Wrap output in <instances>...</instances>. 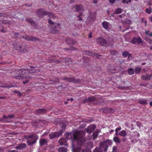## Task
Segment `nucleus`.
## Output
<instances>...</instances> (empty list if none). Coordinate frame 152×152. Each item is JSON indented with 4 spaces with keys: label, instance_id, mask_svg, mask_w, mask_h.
I'll list each match as a JSON object with an SVG mask.
<instances>
[{
    "label": "nucleus",
    "instance_id": "cd10ccee",
    "mask_svg": "<svg viewBox=\"0 0 152 152\" xmlns=\"http://www.w3.org/2000/svg\"><path fill=\"white\" fill-rule=\"evenodd\" d=\"M61 79L63 80H66L68 82H72V78H69L66 77H63L61 78Z\"/></svg>",
    "mask_w": 152,
    "mask_h": 152
},
{
    "label": "nucleus",
    "instance_id": "ddd939ff",
    "mask_svg": "<svg viewBox=\"0 0 152 152\" xmlns=\"http://www.w3.org/2000/svg\"><path fill=\"white\" fill-rule=\"evenodd\" d=\"M47 110L45 108H39L36 110L35 114L37 115L41 114H42L46 113Z\"/></svg>",
    "mask_w": 152,
    "mask_h": 152
},
{
    "label": "nucleus",
    "instance_id": "f8f14e48",
    "mask_svg": "<svg viewBox=\"0 0 152 152\" xmlns=\"http://www.w3.org/2000/svg\"><path fill=\"white\" fill-rule=\"evenodd\" d=\"M29 69H20L15 70V72L18 75H23L27 73Z\"/></svg>",
    "mask_w": 152,
    "mask_h": 152
},
{
    "label": "nucleus",
    "instance_id": "c03bdc74",
    "mask_svg": "<svg viewBox=\"0 0 152 152\" xmlns=\"http://www.w3.org/2000/svg\"><path fill=\"white\" fill-rule=\"evenodd\" d=\"M93 56V57H96V58L99 59L101 58L103 56L102 55H99L96 53H94V54Z\"/></svg>",
    "mask_w": 152,
    "mask_h": 152
},
{
    "label": "nucleus",
    "instance_id": "2f4dec72",
    "mask_svg": "<svg viewBox=\"0 0 152 152\" xmlns=\"http://www.w3.org/2000/svg\"><path fill=\"white\" fill-rule=\"evenodd\" d=\"M103 102V100L102 98H99L98 99H96V102L94 103L95 104L99 103L100 104H101Z\"/></svg>",
    "mask_w": 152,
    "mask_h": 152
},
{
    "label": "nucleus",
    "instance_id": "0e129e2a",
    "mask_svg": "<svg viewBox=\"0 0 152 152\" xmlns=\"http://www.w3.org/2000/svg\"><path fill=\"white\" fill-rule=\"evenodd\" d=\"M136 124L137 126L139 127H140L141 126V123L139 121H137L136 122Z\"/></svg>",
    "mask_w": 152,
    "mask_h": 152
},
{
    "label": "nucleus",
    "instance_id": "a19ab883",
    "mask_svg": "<svg viewBox=\"0 0 152 152\" xmlns=\"http://www.w3.org/2000/svg\"><path fill=\"white\" fill-rule=\"evenodd\" d=\"M60 125L61 126L62 129L60 130V131H63V133L66 127V125L65 124H60Z\"/></svg>",
    "mask_w": 152,
    "mask_h": 152
},
{
    "label": "nucleus",
    "instance_id": "4be33fe9",
    "mask_svg": "<svg viewBox=\"0 0 152 152\" xmlns=\"http://www.w3.org/2000/svg\"><path fill=\"white\" fill-rule=\"evenodd\" d=\"M58 142L61 145H64L66 146H67V144H65V143L66 142V140L62 138L60 139L59 140Z\"/></svg>",
    "mask_w": 152,
    "mask_h": 152
},
{
    "label": "nucleus",
    "instance_id": "2eb2a0df",
    "mask_svg": "<svg viewBox=\"0 0 152 152\" xmlns=\"http://www.w3.org/2000/svg\"><path fill=\"white\" fill-rule=\"evenodd\" d=\"M76 11L79 12H84V8L83 5H77L75 6Z\"/></svg>",
    "mask_w": 152,
    "mask_h": 152
},
{
    "label": "nucleus",
    "instance_id": "39448f33",
    "mask_svg": "<svg viewBox=\"0 0 152 152\" xmlns=\"http://www.w3.org/2000/svg\"><path fill=\"white\" fill-rule=\"evenodd\" d=\"M112 140H107L105 141L101 144L100 145L102 146V148H104V150L105 152H106L107 151V149L108 145H110L112 144Z\"/></svg>",
    "mask_w": 152,
    "mask_h": 152
},
{
    "label": "nucleus",
    "instance_id": "72a5a7b5",
    "mask_svg": "<svg viewBox=\"0 0 152 152\" xmlns=\"http://www.w3.org/2000/svg\"><path fill=\"white\" fill-rule=\"evenodd\" d=\"M60 82L58 78L54 79L52 80V82L51 83L52 84L54 85L57 83H58Z\"/></svg>",
    "mask_w": 152,
    "mask_h": 152
},
{
    "label": "nucleus",
    "instance_id": "f704fd0d",
    "mask_svg": "<svg viewBox=\"0 0 152 152\" xmlns=\"http://www.w3.org/2000/svg\"><path fill=\"white\" fill-rule=\"evenodd\" d=\"M113 140L116 143H119L120 142V140L118 137H114Z\"/></svg>",
    "mask_w": 152,
    "mask_h": 152
},
{
    "label": "nucleus",
    "instance_id": "4c0bfd02",
    "mask_svg": "<svg viewBox=\"0 0 152 152\" xmlns=\"http://www.w3.org/2000/svg\"><path fill=\"white\" fill-rule=\"evenodd\" d=\"M60 60H64L63 61V63L66 62H68L69 61V60H70V59L68 58L65 57V58H60Z\"/></svg>",
    "mask_w": 152,
    "mask_h": 152
},
{
    "label": "nucleus",
    "instance_id": "5fc2aeb1",
    "mask_svg": "<svg viewBox=\"0 0 152 152\" xmlns=\"http://www.w3.org/2000/svg\"><path fill=\"white\" fill-rule=\"evenodd\" d=\"M92 136L95 139L98 136V134L97 132H94L93 133Z\"/></svg>",
    "mask_w": 152,
    "mask_h": 152
},
{
    "label": "nucleus",
    "instance_id": "e2e57ef3",
    "mask_svg": "<svg viewBox=\"0 0 152 152\" xmlns=\"http://www.w3.org/2000/svg\"><path fill=\"white\" fill-rule=\"evenodd\" d=\"M117 148L115 146H114L113 148V151L112 152H117Z\"/></svg>",
    "mask_w": 152,
    "mask_h": 152
},
{
    "label": "nucleus",
    "instance_id": "052dcab7",
    "mask_svg": "<svg viewBox=\"0 0 152 152\" xmlns=\"http://www.w3.org/2000/svg\"><path fill=\"white\" fill-rule=\"evenodd\" d=\"M13 77L16 79H20L21 77V76L20 75L15 76Z\"/></svg>",
    "mask_w": 152,
    "mask_h": 152
},
{
    "label": "nucleus",
    "instance_id": "6e6d98bb",
    "mask_svg": "<svg viewBox=\"0 0 152 152\" xmlns=\"http://www.w3.org/2000/svg\"><path fill=\"white\" fill-rule=\"evenodd\" d=\"M28 73L29 74H31L32 73H35V72H36V71H37V70H36V69H31V70H30V69H29V70H28ZM39 70H38L37 71H39Z\"/></svg>",
    "mask_w": 152,
    "mask_h": 152
},
{
    "label": "nucleus",
    "instance_id": "3c124183",
    "mask_svg": "<svg viewBox=\"0 0 152 152\" xmlns=\"http://www.w3.org/2000/svg\"><path fill=\"white\" fill-rule=\"evenodd\" d=\"M31 77L30 76H29L28 75H27V76H21V77L20 79L23 80V79H26V78H27V79H30Z\"/></svg>",
    "mask_w": 152,
    "mask_h": 152
},
{
    "label": "nucleus",
    "instance_id": "f3484780",
    "mask_svg": "<svg viewBox=\"0 0 152 152\" xmlns=\"http://www.w3.org/2000/svg\"><path fill=\"white\" fill-rule=\"evenodd\" d=\"M96 126L94 125L91 124L88 127L87 129V132L90 133L93 132Z\"/></svg>",
    "mask_w": 152,
    "mask_h": 152
},
{
    "label": "nucleus",
    "instance_id": "473e14b6",
    "mask_svg": "<svg viewBox=\"0 0 152 152\" xmlns=\"http://www.w3.org/2000/svg\"><path fill=\"white\" fill-rule=\"evenodd\" d=\"M127 134V133L126 131L124 130L121 131L119 133V135L123 137H125L126 136Z\"/></svg>",
    "mask_w": 152,
    "mask_h": 152
},
{
    "label": "nucleus",
    "instance_id": "58836bf2",
    "mask_svg": "<svg viewBox=\"0 0 152 152\" xmlns=\"http://www.w3.org/2000/svg\"><path fill=\"white\" fill-rule=\"evenodd\" d=\"M81 151V149L80 147L73 148L72 151L73 152H80Z\"/></svg>",
    "mask_w": 152,
    "mask_h": 152
},
{
    "label": "nucleus",
    "instance_id": "8fccbe9b",
    "mask_svg": "<svg viewBox=\"0 0 152 152\" xmlns=\"http://www.w3.org/2000/svg\"><path fill=\"white\" fill-rule=\"evenodd\" d=\"M108 113H113L114 111V109L110 107H108Z\"/></svg>",
    "mask_w": 152,
    "mask_h": 152
},
{
    "label": "nucleus",
    "instance_id": "9b49d317",
    "mask_svg": "<svg viewBox=\"0 0 152 152\" xmlns=\"http://www.w3.org/2000/svg\"><path fill=\"white\" fill-rule=\"evenodd\" d=\"M49 61L50 63H54L57 62V64L59 63L62 61H57L55 58V57L53 56H50L48 57Z\"/></svg>",
    "mask_w": 152,
    "mask_h": 152
},
{
    "label": "nucleus",
    "instance_id": "6ab92c4d",
    "mask_svg": "<svg viewBox=\"0 0 152 152\" xmlns=\"http://www.w3.org/2000/svg\"><path fill=\"white\" fill-rule=\"evenodd\" d=\"M40 41L39 39L36 38L34 36H29L28 41H34L35 42L38 41L39 42Z\"/></svg>",
    "mask_w": 152,
    "mask_h": 152
},
{
    "label": "nucleus",
    "instance_id": "a878e982",
    "mask_svg": "<svg viewBox=\"0 0 152 152\" xmlns=\"http://www.w3.org/2000/svg\"><path fill=\"white\" fill-rule=\"evenodd\" d=\"M39 143L40 145L42 146L43 145L46 144L47 143V142L45 139L42 138L40 140Z\"/></svg>",
    "mask_w": 152,
    "mask_h": 152
},
{
    "label": "nucleus",
    "instance_id": "0eeeda50",
    "mask_svg": "<svg viewBox=\"0 0 152 152\" xmlns=\"http://www.w3.org/2000/svg\"><path fill=\"white\" fill-rule=\"evenodd\" d=\"M92 148V143L91 142H88L86 143L85 148L82 150V152H91V149Z\"/></svg>",
    "mask_w": 152,
    "mask_h": 152
},
{
    "label": "nucleus",
    "instance_id": "69168bd1",
    "mask_svg": "<svg viewBox=\"0 0 152 152\" xmlns=\"http://www.w3.org/2000/svg\"><path fill=\"white\" fill-rule=\"evenodd\" d=\"M29 81V80L28 79H26L25 80H23V83L24 84H25L27 83H28Z\"/></svg>",
    "mask_w": 152,
    "mask_h": 152
},
{
    "label": "nucleus",
    "instance_id": "603ef678",
    "mask_svg": "<svg viewBox=\"0 0 152 152\" xmlns=\"http://www.w3.org/2000/svg\"><path fill=\"white\" fill-rule=\"evenodd\" d=\"M122 12V9L121 8H118L115 11V13L116 14H119Z\"/></svg>",
    "mask_w": 152,
    "mask_h": 152
},
{
    "label": "nucleus",
    "instance_id": "bb28decb",
    "mask_svg": "<svg viewBox=\"0 0 152 152\" xmlns=\"http://www.w3.org/2000/svg\"><path fill=\"white\" fill-rule=\"evenodd\" d=\"M103 27L105 29H107L109 27V23L107 22H104L102 23Z\"/></svg>",
    "mask_w": 152,
    "mask_h": 152
},
{
    "label": "nucleus",
    "instance_id": "c85d7f7f",
    "mask_svg": "<svg viewBox=\"0 0 152 152\" xmlns=\"http://www.w3.org/2000/svg\"><path fill=\"white\" fill-rule=\"evenodd\" d=\"M108 107H104L100 109L99 111L102 113H108Z\"/></svg>",
    "mask_w": 152,
    "mask_h": 152
},
{
    "label": "nucleus",
    "instance_id": "c9c22d12",
    "mask_svg": "<svg viewBox=\"0 0 152 152\" xmlns=\"http://www.w3.org/2000/svg\"><path fill=\"white\" fill-rule=\"evenodd\" d=\"M94 18H93L91 16L88 17L87 18L86 21L88 23H92L93 21V19Z\"/></svg>",
    "mask_w": 152,
    "mask_h": 152
},
{
    "label": "nucleus",
    "instance_id": "774afa93",
    "mask_svg": "<svg viewBox=\"0 0 152 152\" xmlns=\"http://www.w3.org/2000/svg\"><path fill=\"white\" fill-rule=\"evenodd\" d=\"M39 121V122H41L42 123L45 124L46 122V121L44 120H39L38 121Z\"/></svg>",
    "mask_w": 152,
    "mask_h": 152
},
{
    "label": "nucleus",
    "instance_id": "b1692460",
    "mask_svg": "<svg viewBox=\"0 0 152 152\" xmlns=\"http://www.w3.org/2000/svg\"><path fill=\"white\" fill-rule=\"evenodd\" d=\"M23 46L21 45H14V48H15V49L18 50H19L21 49L22 48V49L23 50H24L25 49V47H23Z\"/></svg>",
    "mask_w": 152,
    "mask_h": 152
},
{
    "label": "nucleus",
    "instance_id": "7c9ffc66",
    "mask_svg": "<svg viewBox=\"0 0 152 152\" xmlns=\"http://www.w3.org/2000/svg\"><path fill=\"white\" fill-rule=\"evenodd\" d=\"M47 13H46V15H48L50 18H52L53 19L55 18V17L53 14L50 12L48 11H47Z\"/></svg>",
    "mask_w": 152,
    "mask_h": 152
},
{
    "label": "nucleus",
    "instance_id": "4d7b16f0",
    "mask_svg": "<svg viewBox=\"0 0 152 152\" xmlns=\"http://www.w3.org/2000/svg\"><path fill=\"white\" fill-rule=\"evenodd\" d=\"M83 58V62L84 63H87L89 61V59L87 57H84Z\"/></svg>",
    "mask_w": 152,
    "mask_h": 152
},
{
    "label": "nucleus",
    "instance_id": "a211bd4d",
    "mask_svg": "<svg viewBox=\"0 0 152 152\" xmlns=\"http://www.w3.org/2000/svg\"><path fill=\"white\" fill-rule=\"evenodd\" d=\"M26 146V145L24 143H20L15 147V148L18 150H22L24 149Z\"/></svg>",
    "mask_w": 152,
    "mask_h": 152
},
{
    "label": "nucleus",
    "instance_id": "f257e3e1",
    "mask_svg": "<svg viewBox=\"0 0 152 152\" xmlns=\"http://www.w3.org/2000/svg\"><path fill=\"white\" fill-rule=\"evenodd\" d=\"M85 132L83 131H77L75 133H69L65 135L66 138L68 140L73 138L77 141L78 145H82L85 142L84 138Z\"/></svg>",
    "mask_w": 152,
    "mask_h": 152
},
{
    "label": "nucleus",
    "instance_id": "5701e85b",
    "mask_svg": "<svg viewBox=\"0 0 152 152\" xmlns=\"http://www.w3.org/2000/svg\"><path fill=\"white\" fill-rule=\"evenodd\" d=\"M72 82L76 84L79 83L81 82V80L79 79L75 78L72 77Z\"/></svg>",
    "mask_w": 152,
    "mask_h": 152
},
{
    "label": "nucleus",
    "instance_id": "aec40b11",
    "mask_svg": "<svg viewBox=\"0 0 152 152\" xmlns=\"http://www.w3.org/2000/svg\"><path fill=\"white\" fill-rule=\"evenodd\" d=\"M15 86H12V84H10L9 85L7 83H6L4 84L3 85H0V87L4 88H10L11 87H14Z\"/></svg>",
    "mask_w": 152,
    "mask_h": 152
},
{
    "label": "nucleus",
    "instance_id": "393cba45",
    "mask_svg": "<svg viewBox=\"0 0 152 152\" xmlns=\"http://www.w3.org/2000/svg\"><path fill=\"white\" fill-rule=\"evenodd\" d=\"M59 152H66L67 151V149L65 147H61L58 149Z\"/></svg>",
    "mask_w": 152,
    "mask_h": 152
},
{
    "label": "nucleus",
    "instance_id": "de8ad7c7",
    "mask_svg": "<svg viewBox=\"0 0 152 152\" xmlns=\"http://www.w3.org/2000/svg\"><path fill=\"white\" fill-rule=\"evenodd\" d=\"M14 117V115H10L7 116V121H10L11 119L13 118Z\"/></svg>",
    "mask_w": 152,
    "mask_h": 152
},
{
    "label": "nucleus",
    "instance_id": "1a4fd4ad",
    "mask_svg": "<svg viewBox=\"0 0 152 152\" xmlns=\"http://www.w3.org/2000/svg\"><path fill=\"white\" fill-rule=\"evenodd\" d=\"M25 20L27 22H29L35 29L37 28L38 27L37 24L34 21L32 20V18H26Z\"/></svg>",
    "mask_w": 152,
    "mask_h": 152
},
{
    "label": "nucleus",
    "instance_id": "dca6fc26",
    "mask_svg": "<svg viewBox=\"0 0 152 152\" xmlns=\"http://www.w3.org/2000/svg\"><path fill=\"white\" fill-rule=\"evenodd\" d=\"M141 79L143 80H150L152 78L151 74H146V75H143L141 76Z\"/></svg>",
    "mask_w": 152,
    "mask_h": 152
},
{
    "label": "nucleus",
    "instance_id": "49530a36",
    "mask_svg": "<svg viewBox=\"0 0 152 152\" xmlns=\"http://www.w3.org/2000/svg\"><path fill=\"white\" fill-rule=\"evenodd\" d=\"M145 12L148 14H150L152 12V8L150 7L149 8H146L145 10Z\"/></svg>",
    "mask_w": 152,
    "mask_h": 152
},
{
    "label": "nucleus",
    "instance_id": "bf43d9fd",
    "mask_svg": "<svg viewBox=\"0 0 152 152\" xmlns=\"http://www.w3.org/2000/svg\"><path fill=\"white\" fill-rule=\"evenodd\" d=\"M145 41L148 43L150 44H151L152 43V40L149 38H146L145 39Z\"/></svg>",
    "mask_w": 152,
    "mask_h": 152
},
{
    "label": "nucleus",
    "instance_id": "7ed1b4c3",
    "mask_svg": "<svg viewBox=\"0 0 152 152\" xmlns=\"http://www.w3.org/2000/svg\"><path fill=\"white\" fill-rule=\"evenodd\" d=\"M48 23L50 24V29L53 34H56V32L58 31L60 29V23L54 22L50 18L48 19Z\"/></svg>",
    "mask_w": 152,
    "mask_h": 152
},
{
    "label": "nucleus",
    "instance_id": "20e7f679",
    "mask_svg": "<svg viewBox=\"0 0 152 152\" xmlns=\"http://www.w3.org/2000/svg\"><path fill=\"white\" fill-rule=\"evenodd\" d=\"M28 137L29 138L27 139V144L28 145L31 146L36 143L38 138V136L36 134H34L29 135Z\"/></svg>",
    "mask_w": 152,
    "mask_h": 152
},
{
    "label": "nucleus",
    "instance_id": "09e8293b",
    "mask_svg": "<svg viewBox=\"0 0 152 152\" xmlns=\"http://www.w3.org/2000/svg\"><path fill=\"white\" fill-rule=\"evenodd\" d=\"M129 53L128 51H125L123 52L122 53V55L125 58H126L127 57Z\"/></svg>",
    "mask_w": 152,
    "mask_h": 152
},
{
    "label": "nucleus",
    "instance_id": "a18cd8bd",
    "mask_svg": "<svg viewBox=\"0 0 152 152\" xmlns=\"http://www.w3.org/2000/svg\"><path fill=\"white\" fill-rule=\"evenodd\" d=\"M110 53L112 55L114 56H116L118 54V52L113 50L110 51Z\"/></svg>",
    "mask_w": 152,
    "mask_h": 152
},
{
    "label": "nucleus",
    "instance_id": "412c9836",
    "mask_svg": "<svg viewBox=\"0 0 152 152\" xmlns=\"http://www.w3.org/2000/svg\"><path fill=\"white\" fill-rule=\"evenodd\" d=\"M102 146L100 145V147H96L93 151V152H102L103 151L104 148H102Z\"/></svg>",
    "mask_w": 152,
    "mask_h": 152
},
{
    "label": "nucleus",
    "instance_id": "ea45409f",
    "mask_svg": "<svg viewBox=\"0 0 152 152\" xmlns=\"http://www.w3.org/2000/svg\"><path fill=\"white\" fill-rule=\"evenodd\" d=\"M141 70V69L139 67H136L134 68V71L136 73H138Z\"/></svg>",
    "mask_w": 152,
    "mask_h": 152
},
{
    "label": "nucleus",
    "instance_id": "4468645a",
    "mask_svg": "<svg viewBox=\"0 0 152 152\" xmlns=\"http://www.w3.org/2000/svg\"><path fill=\"white\" fill-rule=\"evenodd\" d=\"M66 41L67 44L70 45H73L76 42L74 39L70 38H66Z\"/></svg>",
    "mask_w": 152,
    "mask_h": 152
},
{
    "label": "nucleus",
    "instance_id": "37998d69",
    "mask_svg": "<svg viewBox=\"0 0 152 152\" xmlns=\"http://www.w3.org/2000/svg\"><path fill=\"white\" fill-rule=\"evenodd\" d=\"M84 53L87 55L90 56H93V55L94 54V53H92L91 52H90L88 51H85L84 52Z\"/></svg>",
    "mask_w": 152,
    "mask_h": 152
},
{
    "label": "nucleus",
    "instance_id": "9d476101",
    "mask_svg": "<svg viewBox=\"0 0 152 152\" xmlns=\"http://www.w3.org/2000/svg\"><path fill=\"white\" fill-rule=\"evenodd\" d=\"M142 42L141 38L139 37H134L132 40L131 43L133 44H135L136 42L140 44Z\"/></svg>",
    "mask_w": 152,
    "mask_h": 152
},
{
    "label": "nucleus",
    "instance_id": "f03ea898",
    "mask_svg": "<svg viewBox=\"0 0 152 152\" xmlns=\"http://www.w3.org/2000/svg\"><path fill=\"white\" fill-rule=\"evenodd\" d=\"M96 42L99 45L105 47H108L110 45L112 46L113 45L114 39L111 37H108L106 39L102 37H99L96 39Z\"/></svg>",
    "mask_w": 152,
    "mask_h": 152
},
{
    "label": "nucleus",
    "instance_id": "423d86ee",
    "mask_svg": "<svg viewBox=\"0 0 152 152\" xmlns=\"http://www.w3.org/2000/svg\"><path fill=\"white\" fill-rule=\"evenodd\" d=\"M63 133V131H59L58 132H51L49 134V137L50 139L59 137Z\"/></svg>",
    "mask_w": 152,
    "mask_h": 152
},
{
    "label": "nucleus",
    "instance_id": "338daca9",
    "mask_svg": "<svg viewBox=\"0 0 152 152\" xmlns=\"http://www.w3.org/2000/svg\"><path fill=\"white\" fill-rule=\"evenodd\" d=\"M87 102H89L88 98H85L83 101V103H85Z\"/></svg>",
    "mask_w": 152,
    "mask_h": 152
},
{
    "label": "nucleus",
    "instance_id": "680f3d73",
    "mask_svg": "<svg viewBox=\"0 0 152 152\" xmlns=\"http://www.w3.org/2000/svg\"><path fill=\"white\" fill-rule=\"evenodd\" d=\"M66 49L68 50H75L76 49L73 47H71L70 48H66Z\"/></svg>",
    "mask_w": 152,
    "mask_h": 152
},
{
    "label": "nucleus",
    "instance_id": "864d4df0",
    "mask_svg": "<svg viewBox=\"0 0 152 152\" xmlns=\"http://www.w3.org/2000/svg\"><path fill=\"white\" fill-rule=\"evenodd\" d=\"M146 34L148 35L149 37H152V32H151L149 30L145 31Z\"/></svg>",
    "mask_w": 152,
    "mask_h": 152
},
{
    "label": "nucleus",
    "instance_id": "13d9d810",
    "mask_svg": "<svg viewBox=\"0 0 152 152\" xmlns=\"http://www.w3.org/2000/svg\"><path fill=\"white\" fill-rule=\"evenodd\" d=\"M23 38L27 41H29V36L27 35H24L22 36Z\"/></svg>",
    "mask_w": 152,
    "mask_h": 152
},
{
    "label": "nucleus",
    "instance_id": "6e6552de",
    "mask_svg": "<svg viewBox=\"0 0 152 152\" xmlns=\"http://www.w3.org/2000/svg\"><path fill=\"white\" fill-rule=\"evenodd\" d=\"M47 11H45L43 9H39L36 12V13L40 18H42L44 16L46 15Z\"/></svg>",
    "mask_w": 152,
    "mask_h": 152
},
{
    "label": "nucleus",
    "instance_id": "79ce46f5",
    "mask_svg": "<svg viewBox=\"0 0 152 152\" xmlns=\"http://www.w3.org/2000/svg\"><path fill=\"white\" fill-rule=\"evenodd\" d=\"M138 102L139 103L143 104H147V101L145 99L139 100Z\"/></svg>",
    "mask_w": 152,
    "mask_h": 152
},
{
    "label": "nucleus",
    "instance_id": "e433bc0d",
    "mask_svg": "<svg viewBox=\"0 0 152 152\" xmlns=\"http://www.w3.org/2000/svg\"><path fill=\"white\" fill-rule=\"evenodd\" d=\"M127 72L129 75H132L134 74V71L133 69L131 68L128 70Z\"/></svg>",
    "mask_w": 152,
    "mask_h": 152
},
{
    "label": "nucleus",
    "instance_id": "c756f323",
    "mask_svg": "<svg viewBox=\"0 0 152 152\" xmlns=\"http://www.w3.org/2000/svg\"><path fill=\"white\" fill-rule=\"evenodd\" d=\"M88 98L89 102H93L94 103L96 102H96V99L94 97L92 96H89L88 97Z\"/></svg>",
    "mask_w": 152,
    "mask_h": 152
}]
</instances>
